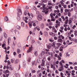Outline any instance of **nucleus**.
<instances>
[{
	"instance_id": "nucleus-10",
	"label": "nucleus",
	"mask_w": 77,
	"mask_h": 77,
	"mask_svg": "<svg viewBox=\"0 0 77 77\" xmlns=\"http://www.w3.org/2000/svg\"><path fill=\"white\" fill-rule=\"evenodd\" d=\"M15 34H17L18 35L20 34V32L17 31V30H15Z\"/></svg>"
},
{
	"instance_id": "nucleus-25",
	"label": "nucleus",
	"mask_w": 77,
	"mask_h": 77,
	"mask_svg": "<svg viewBox=\"0 0 77 77\" xmlns=\"http://www.w3.org/2000/svg\"><path fill=\"white\" fill-rule=\"evenodd\" d=\"M17 53L18 54H19L20 53V50L19 49H17Z\"/></svg>"
},
{
	"instance_id": "nucleus-32",
	"label": "nucleus",
	"mask_w": 77,
	"mask_h": 77,
	"mask_svg": "<svg viewBox=\"0 0 77 77\" xmlns=\"http://www.w3.org/2000/svg\"><path fill=\"white\" fill-rule=\"evenodd\" d=\"M42 62V63L41 65L42 66H44L45 65V63L44 62Z\"/></svg>"
},
{
	"instance_id": "nucleus-19",
	"label": "nucleus",
	"mask_w": 77,
	"mask_h": 77,
	"mask_svg": "<svg viewBox=\"0 0 77 77\" xmlns=\"http://www.w3.org/2000/svg\"><path fill=\"white\" fill-rule=\"evenodd\" d=\"M34 54H35V56H38V52L37 51H34Z\"/></svg>"
},
{
	"instance_id": "nucleus-54",
	"label": "nucleus",
	"mask_w": 77,
	"mask_h": 77,
	"mask_svg": "<svg viewBox=\"0 0 77 77\" xmlns=\"http://www.w3.org/2000/svg\"><path fill=\"white\" fill-rule=\"evenodd\" d=\"M49 34L50 35L53 36V33L52 32H50Z\"/></svg>"
},
{
	"instance_id": "nucleus-47",
	"label": "nucleus",
	"mask_w": 77,
	"mask_h": 77,
	"mask_svg": "<svg viewBox=\"0 0 77 77\" xmlns=\"http://www.w3.org/2000/svg\"><path fill=\"white\" fill-rule=\"evenodd\" d=\"M35 70H32L31 72L32 73H35Z\"/></svg>"
},
{
	"instance_id": "nucleus-8",
	"label": "nucleus",
	"mask_w": 77,
	"mask_h": 77,
	"mask_svg": "<svg viewBox=\"0 0 77 77\" xmlns=\"http://www.w3.org/2000/svg\"><path fill=\"white\" fill-rule=\"evenodd\" d=\"M47 10V9L46 8H44L43 9V10L42 11V12L43 13H45L47 14L48 13V11H46Z\"/></svg>"
},
{
	"instance_id": "nucleus-7",
	"label": "nucleus",
	"mask_w": 77,
	"mask_h": 77,
	"mask_svg": "<svg viewBox=\"0 0 77 77\" xmlns=\"http://www.w3.org/2000/svg\"><path fill=\"white\" fill-rule=\"evenodd\" d=\"M28 19V18L26 17H25V18L24 17H23V21H25V22L26 23H28L27 20H27Z\"/></svg>"
},
{
	"instance_id": "nucleus-13",
	"label": "nucleus",
	"mask_w": 77,
	"mask_h": 77,
	"mask_svg": "<svg viewBox=\"0 0 77 77\" xmlns=\"http://www.w3.org/2000/svg\"><path fill=\"white\" fill-rule=\"evenodd\" d=\"M29 14V12L27 10H26L25 11V15H28V14Z\"/></svg>"
},
{
	"instance_id": "nucleus-38",
	"label": "nucleus",
	"mask_w": 77,
	"mask_h": 77,
	"mask_svg": "<svg viewBox=\"0 0 77 77\" xmlns=\"http://www.w3.org/2000/svg\"><path fill=\"white\" fill-rule=\"evenodd\" d=\"M52 47H55V45L54 43H53L52 45Z\"/></svg>"
},
{
	"instance_id": "nucleus-18",
	"label": "nucleus",
	"mask_w": 77,
	"mask_h": 77,
	"mask_svg": "<svg viewBox=\"0 0 77 77\" xmlns=\"http://www.w3.org/2000/svg\"><path fill=\"white\" fill-rule=\"evenodd\" d=\"M63 44L64 45V48H66L67 47V44H66L65 42H64L63 43Z\"/></svg>"
},
{
	"instance_id": "nucleus-53",
	"label": "nucleus",
	"mask_w": 77,
	"mask_h": 77,
	"mask_svg": "<svg viewBox=\"0 0 77 77\" xmlns=\"http://www.w3.org/2000/svg\"><path fill=\"white\" fill-rule=\"evenodd\" d=\"M60 75L61 76V77L63 75H64V74L63 72H61L60 73Z\"/></svg>"
},
{
	"instance_id": "nucleus-59",
	"label": "nucleus",
	"mask_w": 77,
	"mask_h": 77,
	"mask_svg": "<svg viewBox=\"0 0 77 77\" xmlns=\"http://www.w3.org/2000/svg\"><path fill=\"white\" fill-rule=\"evenodd\" d=\"M69 65H72L73 64V63H72V62H69Z\"/></svg>"
},
{
	"instance_id": "nucleus-61",
	"label": "nucleus",
	"mask_w": 77,
	"mask_h": 77,
	"mask_svg": "<svg viewBox=\"0 0 77 77\" xmlns=\"http://www.w3.org/2000/svg\"><path fill=\"white\" fill-rule=\"evenodd\" d=\"M47 60H48V61H50V60H51V58L50 57H48V58H47Z\"/></svg>"
},
{
	"instance_id": "nucleus-5",
	"label": "nucleus",
	"mask_w": 77,
	"mask_h": 77,
	"mask_svg": "<svg viewBox=\"0 0 77 77\" xmlns=\"http://www.w3.org/2000/svg\"><path fill=\"white\" fill-rule=\"evenodd\" d=\"M37 19L38 20L40 21L42 20V16L41 15H38L37 17Z\"/></svg>"
},
{
	"instance_id": "nucleus-36",
	"label": "nucleus",
	"mask_w": 77,
	"mask_h": 77,
	"mask_svg": "<svg viewBox=\"0 0 77 77\" xmlns=\"http://www.w3.org/2000/svg\"><path fill=\"white\" fill-rule=\"evenodd\" d=\"M21 25L22 26L24 27V26H25V23L23 22H22L21 23Z\"/></svg>"
},
{
	"instance_id": "nucleus-24",
	"label": "nucleus",
	"mask_w": 77,
	"mask_h": 77,
	"mask_svg": "<svg viewBox=\"0 0 77 77\" xmlns=\"http://www.w3.org/2000/svg\"><path fill=\"white\" fill-rule=\"evenodd\" d=\"M69 10H70L69 9H65V12L66 13H68L69 12Z\"/></svg>"
},
{
	"instance_id": "nucleus-30",
	"label": "nucleus",
	"mask_w": 77,
	"mask_h": 77,
	"mask_svg": "<svg viewBox=\"0 0 77 77\" xmlns=\"http://www.w3.org/2000/svg\"><path fill=\"white\" fill-rule=\"evenodd\" d=\"M17 28L18 29L20 30L21 29L20 27V26H17Z\"/></svg>"
},
{
	"instance_id": "nucleus-4",
	"label": "nucleus",
	"mask_w": 77,
	"mask_h": 77,
	"mask_svg": "<svg viewBox=\"0 0 77 77\" xmlns=\"http://www.w3.org/2000/svg\"><path fill=\"white\" fill-rule=\"evenodd\" d=\"M56 45L57 47H55V49H56L59 48V47H60V46L61 45V44L59 43H58L56 44Z\"/></svg>"
},
{
	"instance_id": "nucleus-1",
	"label": "nucleus",
	"mask_w": 77,
	"mask_h": 77,
	"mask_svg": "<svg viewBox=\"0 0 77 77\" xmlns=\"http://www.w3.org/2000/svg\"><path fill=\"white\" fill-rule=\"evenodd\" d=\"M27 17L29 20H31L32 19V18H33L34 16L31 13L30 14V13H29L28 14Z\"/></svg>"
},
{
	"instance_id": "nucleus-34",
	"label": "nucleus",
	"mask_w": 77,
	"mask_h": 77,
	"mask_svg": "<svg viewBox=\"0 0 77 77\" xmlns=\"http://www.w3.org/2000/svg\"><path fill=\"white\" fill-rule=\"evenodd\" d=\"M50 16L51 17V18H54V17H53V14H50Z\"/></svg>"
},
{
	"instance_id": "nucleus-39",
	"label": "nucleus",
	"mask_w": 77,
	"mask_h": 77,
	"mask_svg": "<svg viewBox=\"0 0 77 77\" xmlns=\"http://www.w3.org/2000/svg\"><path fill=\"white\" fill-rule=\"evenodd\" d=\"M62 61H60V66H63V63H62Z\"/></svg>"
},
{
	"instance_id": "nucleus-45",
	"label": "nucleus",
	"mask_w": 77,
	"mask_h": 77,
	"mask_svg": "<svg viewBox=\"0 0 77 77\" xmlns=\"http://www.w3.org/2000/svg\"><path fill=\"white\" fill-rule=\"evenodd\" d=\"M10 68L11 70L14 69V67H12L10 65Z\"/></svg>"
},
{
	"instance_id": "nucleus-20",
	"label": "nucleus",
	"mask_w": 77,
	"mask_h": 77,
	"mask_svg": "<svg viewBox=\"0 0 77 77\" xmlns=\"http://www.w3.org/2000/svg\"><path fill=\"white\" fill-rule=\"evenodd\" d=\"M19 60L18 59H17L16 60H15V64H17V63H18L19 61Z\"/></svg>"
},
{
	"instance_id": "nucleus-16",
	"label": "nucleus",
	"mask_w": 77,
	"mask_h": 77,
	"mask_svg": "<svg viewBox=\"0 0 77 77\" xmlns=\"http://www.w3.org/2000/svg\"><path fill=\"white\" fill-rule=\"evenodd\" d=\"M51 68H53L54 70H55V68L54 66H53V64L51 65Z\"/></svg>"
},
{
	"instance_id": "nucleus-9",
	"label": "nucleus",
	"mask_w": 77,
	"mask_h": 77,
	"mask_svg": "<svg viewBox=\"0 0 77 77\" xmlns=\"http://www.w3.org/2000/svg\"><path fill=\"white\" fill-rule=\"evenodd\" d=\"M56 25H57L58 26H59L60 25V23L59 21V20H57L56 21Z\"/></svg>"
},
{
	"instance_id": "nucleus-64",
	"label": "nucleus",
	"mask_w": 77,
	"mask_h": 77,
	"mask_svg": "<svg viewBox=\"0 0 77 77\" xmlns=\"http://www.w3.org/2000/svg\"><path fill=\"white\" fill-rule=\"evenodd\" d=\"M74 68L75 70H77V66H75L74 67Z\"/></svg>"
},
{
	"instance_id": "nucleus-57",
	"label": "nucleus",
	"mask_w": 77,
	"mask_h": 77,
	"mask_svg": "<svg viewBox=\"0 0 77 77\" xmlns=\"http://www.w3.org/2000/svg\"><path fill=\"white\" fill-rule=\"evenodd\" d=\"M59 31L61 33L64 32L63 31V30H62L61 29H60Z\"/></svg>"
},
{
	"instance_id": "nucleus-48",
	"label": "nucleus",
	"mask_w": 77,
	"mask_h": 77,
	"mask_svg": "<svg viewBox=\"0 0 77 77\" xmlns=\"http://www.w3.org/2000/svg\"><path fill=\"white\" fill-rule=\"evenodd\" d=\"M57 15H58V16L59 17L61 16V14L60 13H59L58 14H57Z\"/></svg>"
},
{
	"instance_id": "nucleus-21",
	"label": "nucleus",
	"mask_w": 77,
	"mask_h": 77,
	"mask_svg": "<svg viewBox=\"0 0 77 77\" xmlns=\"http://www.w3.org/2000/svg\"><path fill=\"white\" fill-rule=\"evenodd\" d=\"M60 13H63V8L62 7V8H60Z\"/></svg>"
},
{
	"instance_id": "nucleus-14",
	"label": "nucleus",
	"mask_w": 77,
	"mask_h": 77,
	"mask_svg": "<svg viewBox=\"0 0 77 77\" xmlns=\"http://www.w3.org/2000/svg\"><path fill=\"white\" fill-rule=\"evenodd\" d=\"M8 18L7 17H5V22L8 21Z\"/></svg>"
},
{
	"instance_id": "nucleus-58",
	"label": "nucleus",
	"mask_w": 77,
	"mask_h": 77,
	"mask_svg": "<svg viewBox=\"0 0 77 77\" xmlns=\"http://www.w3.org/2000/svg\"><path fill=\"white\" fill-rule=\"evenodd\" d=\"M73 66H75L76 65H77V63H76V62H75V63L73 64Z\"/></svg>"
},
{
	"instance_id": "nucleus-41",
	"label": "nucleus",
	"mask_w": 77,
	"mask_h": 77,
	"mask_svg": "<svg viewBox=\"0 0 77 77\" xmlns=\"http://www.w3.org/2000/svg\"><path fill=\"white\" fill-rule=\"evenodd\" d=\"M21 56H22L21 54H19L18 55V57H19V58H21Z\"/></svg>"
},
{
	"instance_id": "nucleus-28",
	"label": "nucleus",
	"mask_w": 77,
	"mask_h": 77,
	"mask_svg": "<svg viewBox=\"0 0 77 77\" xmlns=\"http://www.w3.org/2000/svg\"><path fill=\"white\" fill-rule=\"evenodd\" d=\"M72 19L73 21H74L75 19V17L74 16H73L72 17Z\"/></svg>"
},
{
	"instance_id": "nucleus-27",
	"label": "nucleus",
	"mask_w": 77,
	"mask_h": 77,
	"mask_svg": "<svg viewBox=\"0 0 77 77\" xmlns=\"http://www.w3.org/2000/svg\"><path fill=\"white\" fill-rule=\"evenodd\" d=\"M60 38V37H61L62 38V39H63L64 38V36H63L62 35H61L59 37Z\"/></svg>"
},
{
	"instance_id": "nucleus-33",
	"label": "nucleus",
	"mask_w": 77,
	"mask_h": 77,
	"mask_svg": "<svg viewBox=\"0 0 77 77\" xmlns=\"http://www.w3.org/2000/svg\"><path fill=\"white\" fill-rule=\"evenodd\" d=\"M11 63H13L14 61V59H11Z\"/></svg>"
},
{
	"instance_id": "nucleus-52",
	"label": "nucleus",
	"mask_w": 77,
	"mask_h": 77,
	"mask_svg": "<svg viewBox=\"0 0 77 77\" xmlns=\"http://www.w3.org/2000/svg\"><path fill=\"white\" fill-rule=\"evenodd\" d=\"M58 20L60 22H61L62 21V19L61 18H58Z\"/></svg>"
},
{
	"instance_id": "nucleus-42",
	"label": "nucleus",
	"mask_w": 77,
	"mask_h": 77,
	"mask_svg": "<svg viewBox=\"0 0 77 77\" xmlns=\"http://www.w3.org/2000/svg\"><path fill=\"white\" fill-rule=\"evenodd\" d=\"M41 54L42 55H43L45 54V52L43 51L42 52Z\"/></svg>"
},
{
	"instance_id": "nucleus-2",
	"label": "nucleus",
	"mask_w": 77,
	"mask_h": 77,
	"mask_svg": "<svg viewBox=\"0 0 77 77\" xmlns=\"http://www.w3.org/2000/svg\"><path fill=\"white\" fill-rule=\"evenodd\" d=\"M17 15L18 16L21 15H22V12L21 9H18L17 10Z\"/></svg>"
},
{
	"instance_id": "nucleus-40",
	"label": "nucleus",
	"mask_w": 77,
	"mask_h": 77,
	"mask_svg": "<svg viewBox=\"0 0 77 77\" xmlns=\"http://www.w3.org/2000/svg\"><path fill=\"white\" fill-rule=\"evenodd\" d=\"M76 27V25H74L72 27V29H75V28Z\"/></svg>"
},
{
	"instance_id": "nucleus-49",
	"label": "nucleus",
	"mask_w": 77,
	"mask_h": 77,
	"mask_svg": "<svg viewBox=\"0 0 77 77\" xmlns=\"http://www.w3.org/2000/svg\"><path fill=\"white\" fill-rule=\"evenodd\" d=\"M13 54L14 56H15L17 55V53L15 52H13Z\"/></svg>"
},
{
	"instance_id": "nucleus-37",
	"label": "nucleus",
	"mask_w": 77,
	"mask_h": 77,
	"mask_svg": "<svg viewBox=\"0 0 77 77\" xmlns=\"http://www.w3.org/2000/svg\"><path fill=\"white\" fill-rule=\"evenodd\" d=\"M71 15V13L70 12H69L68 13V16L69 17H70Z\"/></svg>"
},
{
	"instance_id": "nucleus-44",
	"label": "nucleus",
	"mask_w": 77,
	"mask_h": 77,
	"mask_svg": "<svg viewBox=\"0 0 77 77\" xmlns=\"http://www.w3.org/2000/svg\"><path fill=\"white\" fill-rule=\"evenodd\" d=\"M69 24H70L72 23V21L71 20H69Z\"/></svg>"
},
{
	"instance_id": "nucleus-15",
	"label": "nucleus",
	"mask_w": 77,
	"mask_h": 77,
	"mask_svg": "<svg viewBox=\"0 0 77 77\" xmlns=\"http://www.w3.org/2000/svg\"><path fill=\"white\" fill-rule=\"evenodd\" d=\"M32 22H29L28 23V24L29 26V27H30V28H31L32 26Z\"/></svg>"
},
{
	"instance_id": "nucleus-62",
	"label": "nucleus",
	"mask_w": 77,
	"mask_h": 77,
	"mask_svg": "<svg viewBox=\"0 0 77 77\" xmlns=\"http://www.w3.org/2000/svg\"><path fill=\"white\" fill-rule=\"evenodd\" d=\"M61 4H62V6H64V3H63V2H61Z\"/></svg>"
},
{
	"instance_id": "nucleus-3",
	"label": "nucleus",
	"mask_w": 77,
	"mask_h": 77,
	"mask_svg": "<svg viewBox=\"0 0 77 77\" xmlns=\"http://www.w3.org/2000/svg\"><path fill=\"white\" fill-rule=\"evenodd\" d=\"M33 48L32 45H31V47L29 48L28 50L27 51V53H29L31 52L33 50Z\"/></svg>"
},
{
	"instance_id": "nucleus-31",
	"label": "nucleus",
	"mask_w": 77,
	"mask_h": 77,
	"mask_svg": "<svg viewBox=\"0 0 77 77\" xmlns=\"http://www.w3.org/2000/svg\"><path fill=\"white\" fill-rule=\"evenodd\" d=\"M74 35H75V36H77V31H75L74 32Z\"/></svg>"
},
{
	"instance_id": "nucleus-60",
	"label": "nucleus",
	"mask_w": 77,
	"mask_h": 77,
	"mask_svg": "<svg viewBox=\"0 0 77 77\" xmlns=\"http://www.w3.org/2000/svg\"><path fill=\"white\" fill-rule=\"evenodd\" d=\"M42 2L45 3H46L47 2V1L46 0H44L42 1Z\"/></svg>"
},
{
	"instance_id": "nucleus-6",
	"label": "nucleus",
	"mask_w": 77,
	"mask_h": 77,
	"mask_svg": "<svg viewBox=\"0 0 77 77\" xmlns=\"http://www.w3.org/2000/svg\"><path fill=\"white\" fill-rule=\"evenodd\" d=\"M64 69L63 66H62L60 67L59 69H58V70L60 71H61Z\"/></svg>"
},
{
	"instance_id": "nucleus-46",
	"label": "nucleus",
	"mask_w": 77,
	"mask_h": 77,
	"mask_svg": "<svg viewBox=\"0 0 77 77\" xmlns=\"http://www.w3.org/2000/svg\"><path fill=\"white\" fill-rule=\"evenodd\" d=\"M57 57H58V59L59 60H61V57H60V56L59 55L57 56Z\"/></svg>"
},
{
	"instance_id": "nucleus-35",
	"label": "nucleus",
	"mask_w": 77,
	"mask_h": 77,
	"mask_svg": "<svg viewBox=\"0 0 77 77\" xmlns=\"http://www.w3.org/2000/svg\"><path fill=\"white\" fill-rule=\"evenodd\" d=\"M41 27L42 28H43L44 27V24L43 23H42L41 25Z\"/></svg>"
},
{
	"instance_id": "nucleus-43",
	"label": "nucleus",
	"mask_w": 77,
	"mask_h": 77,
	"mask_svg": "<svg viewBox=\"0 0 77 77\" xmlns=\"http://www.w3.org/2000/svg\"><path fill=\"white\" fill-rule=\"evenodd\" d=\"M4 36L5 37V38H7V35L6 34H4Z\"/></svg>"
},
{
	"instance_id": "nucleus-56",
	"label": "nucleus",
	"mask_w": 77,
	"mask_h": 77,
	"mask_svg": "<svg viewBox=\"0 0 77 77\" xmlns=\"http://www.w3.org/2000/svg\"><path fill=\"white\" fill-rule=\"evenodd\" d=\"M38 4L40 5H44V3H43V2H42L41 3H38Z\"/></svg>"
},
{
	"instance_id": "nucleus-50",
	"label": "nucleus",
	"mask_w": 77,
	"mask_h": 77,
	"mask_svg": "<svg viewBox=\"0 0 77 77\" xmlns=\"http://www.w3.org/2000/svg\"><path fill=\"white\" fill-rule=\"evenodd\" d=\"M33 9L35 10H36L37 9L35 7L33 6Z\"/></svg>"
},
{
	"instance_id": "nucleus-17",
	"label": "nucleus",
	"mask_w": 77,
	"mask_h": 77,
	"mask_svg": "<svg viewBox=\"0 0 77 77\" xmlns=\"http://www.w3.org/2000/svg\"><path fill=\"white\" fill-rule=\"evenodd\" d=\"M62 40L61 38H59V39L57 40L58 42H59L60 43H62Z\"/></svg>"
},
{
	"instance_id": "nucleus-12",
	"label": "nucleus",
	"mask_w": 77,
	"mask_h": 77,
	"mask_svg": "<svg viewBox=\"0 0 77 77\" xmlns=\"http://www.w3.org/2000/svg\"><path fill=\"white\" fill-rule=\"evenodd\" d=\"M44 35L45 36L47 37L48 36V33L47 32H45L44 33Z\"/></svg>"
},
{
	"instance_id": "nucleus-23",
	"label": "nucleus",
	"mask_w": 77,
	"mask_h": 77,
	"mask_svg": "<svg viewBox=\"0 0 77 77\" xmlns=\"http://www.w3.org/2000/svg\"><path fill=\"white\" fill-rule=\"evenodd\" d=\"M42 73H39L37 75V77H41L42 76Z\"/></svg>"
},
{
	"instance_id": "nucleus-29",
	"label": "nucleus",
	"mask_w": 77,
	"mask_h": 77,
	"mask_svg": "<svg viewBox=\"0 0 77 77\" xmlns=\"http://www.w3.org/2000/svg\"><path fill=\"white\" fill-rule=\"evenodd\" d=\"M63 47L62 46H61L60 47V51H63Z\"/></svg>"
},
{
	"instance_id": "nucleus-22",
	"label": "nucleus",
	"mask_w": 77,
	"mask_h": 77,
	"mask_svg": "<svg viewBox=\"0 0 77 77\" xmlns=\"http://www.w3.org/2000/svg\"><path fill=\"white\" fill-rule=\"evenodd\" d=\"M11 38L10 37H9L8 40V44H9V42H11Z\"/></svg>"
},
{
	"instance_id": "nucleus-63",
	"label": "nucleus",
	"mask_w": 77,
	"mask_h": 77,
	"mask_svg": "<svg viewBox=\"0 0 77 77\" xmlns=\"http://www.w3.org/2000/svg\"><path fill=\"white\" fill-rule=\"evenodd\" d=\"M64 8H66V5H64L63 6Z\"/></svg>"
},
{
	"instance_id": "nucleus-51",
	"label": "nucleus",
	"mask_w": 77,
	"mask_h": 77,
	"mask_svg": "<svg viewBox=\"0 0 77 77\" xmlns=\"http://www.w3.org/2000/svg\"><path fill=\"white\" fill-rule=\"evenodd\" d=\"M69 39L71 41H72L73 40L72 39V38L71 37H69Z\"/></svg>"
},
{
	"instance_id": "nucleus-55",
	"label": "nucleus",
	"mask_w": 77,
	"mask_h": 77,
	"mask_svg": "<svg viewBox=\"0 0 77 77\" xmlns=\"http://www.w3.org/2000/svg\"><path fill=\"white\" fill-rule=\"evenodd\" d=\"M51 20H52V21L54 22L55 21V20L54 19V18L53 17V18H51Z\"/></svg>"
},
{
	"instance_id": "nucleus-11",
	"label": "nucleus",
	"mask_w": 77,
	"mask_h": 77,
	"mask_svg": "<svg viewBox=\"0 0 77 77\" xmlns=\"http://www.w3.org/2000/svg\"><path fill=\"white\" fill-rule=\"evenodd\" d=\"M70 55L69 54V53L68 52L66 53L65 54V57H69Z\"/></svg>"
},
{
	"instance_id": "nucleus-26",
	"label": "nucleus",
	"mask_w": 77,
	"mask_h": 77,
	"mask_svg": "<svg viewBox=\"0 0 77 77\" xmlns=\"http://www.w3.org/2000/svg\"><path fill=\"white\" fill-rule=\"evenodd\" d=\"M46 60V58L45 57L44 58L43 60H42V62H45V63Z\"/></svg>"
}]
</instances>
